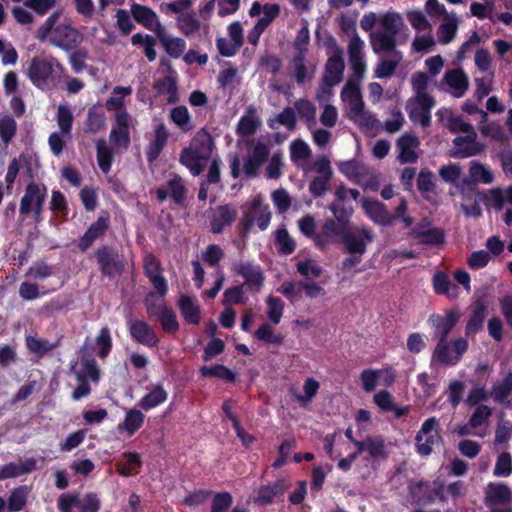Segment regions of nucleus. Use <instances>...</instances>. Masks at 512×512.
I'll return each instance as SVG.
<instances>
[{
	"mask_svg": "<svg viewBox=\"0 0 512 512\" xmlns=\"http://www.w3.org/2000/svg\"><path fill=\"white\" fill-rule=\"evenodd\" d=\"M467 350L468 342L462 337L452 342L451 349L448 341H439L432 353L431 365L438 362L444 366H455L462 359V356Z\"/></svg>",
	"mask_w": 512,
	"mask_h": 512,
	"instance_id": "nucleus-8",
	"label": "nucleus"
},
{
	"mask_svg": "<svg viewBox=\"0 0 512 512\" xmlns=\"http://www.w3.org/2000/svg\"><path fill=\"white\" fill-rule=\"evenodd\" d=\"M168 139V133L163 124L159 125L155 130L154 140L149 143L146 149V159L148 163H154L159 155L161 154L163 148L165 147Z\"/></svg>",
	"mask_w": 512,
	"mask_h": 512,
	"instance_id": "nucleus-39",
	"label": "nucleus"
},
{
	"mask_svg": "<svg viewBox=\"0 0 512 512\" xmlns=\"http://www.w3.org/2000/svg\"><path fill=\"white\" fill-rule=\"evenodd\" d=\"M131 337L139 344L149 348L157 347L159 338L154 329L144 320H134L130 323Z\"/></svg>",
	"mask_w": 512,
	"mask_h": 512,
	"instance_id": "nucleus-21",
	"label": "nucleus"
},
{
	"mask_svg": "<svg viewBox=\"0 0 512 512\" xmlns=\"http://www.w3.org/2000/svg\"><path fill=\"white\" fill-rule=\"evenodd\" d=\"M254 337L268 344L281 345L284 336L281 333H274L273 328L268 323L261 324L254 332Z\"/></svg>",
	"mask_w": 512,
	"mask_h": 512,
	"instance_id": "nucleus-54",
	"label": "nucleus"
},
{
	"mask_svg": "<svg viewBox=\"0 0 512 512\" xmlns=\"http://www.w3.org/2000/svg\"><path fill=\"white\" fill-rule=\"evenodd\" d=\"M48 39L55 47L70 52L83 42V35L71 25L59 24Z\"/></svg>",
	"mask_w": 512,
	"mask_h": 512,
	"instance_id": "nucleus-14",
	"label": "nucleus"
},
{
	"mask_svg": "<svg viewBox=\"0 0 512 512\" xmlns=\"http://www.w3.org/2000/svg\"><path fill=\"white\" fill-rule=\"evenodd\" d=\"M94 256L102 276L114 278L123 273L125 269L124 257L113 246H99Z\"/></svg>",
	"mask_w": 512,
	"mask_h": 512,
	"instance_id": "nucleus-7",
	"label": "nucleus"
},
{
	"mask_svg": "<svg viewBox=\"0 0 512 512\" xmlns=\"http://www.w3.org/2000/svg\"><path fill=\"white\" fill-rule=\"evenodd\" d=\"M123 459L116 463L117 473L123 477H130L139 474L143 461L137 452L126 451Z\"/></svg>",
	"mask_w": 512,
	"mask_h": 512,
	"instance_id": "nucleus-31",
	"label": "nucleus"
},
{
	"mask_svg": "<svg viewBox=\"0 0 512 512\" xmlns=\"http://www.w3.org/2000/svg\"><path fill=\"white\" fill-rule=\"evenodd\" d=\"M105 128L106 116L103 109L95 105L90 107L84 122V132L87 134H96Z\"/></svg>",
	"mask_w": 512,
	"mask_h": 512,
	"instance_id": "nucleus-38",
	"label": "nucleus"
},
{
	"mask_svg": "<svg viewBox=\"0 0 512 512\" xmlns=\"http://www.w3.org/2000/svg\"><path fill=\"white\" fill-rule=\"evenodd\" d=\"M237 218V209L231 204L219 205L210 217V228L213 234L222 233Z\"/></svg>",
	"mask_w": 512,
	"mask_h": 512,
	"instance_id": "nucleus-20",
	"label": "nucleus"
},
{
	"mask_svg": "<svg viewBox=\"0 0 512 512\" xmlns=\"http://www.w3.org/2000/svg\"><path fill=\"white\" fill-rule=\"evenodd\" d=\"M73 119L74 117L70 107L67 105H59L56 120L63 135L71 133Z\"/></svg>",
	"mask_w": 512,
	"mask_h": 512,
	"instance_id": "nucleus-59",
	"label": "nucleus"
},
{
	"mask_svg": "<svg viewBox=\"0 0 512 512\" xmlns=\"http://www.w3.org/2000/svg\"><path fill=\"white\" fill-rule=\"evenodd\" d=\"M202 157L190 147L182 149L179 157V162L185 166L193 176H198L202 173L204 165L201 163Z\"/></svg>",
	"mask_w": 512,
	"mask_h": 512,
	"instance_id": "nucleus-46",
	"label": "nucleus"
},
{
	"mask_svg": "<svg viewBox=\"0 0 512 512\" xmlns=\"http://www.w3.org/2000/svg\"><path fill=\"white\" fill-rule=\"evenodd\" d=\"M373 240V231L368 227H361L354 231L348 228L340 242L344 245L346 253L363 255L366 252L367 244L373 242Z\"/></svg>",
	"mask_w": 512,
	"mask_h": 512,
	"instance_id": "nucleus-13",
	"label": "nucleus"
},
{
	"mask_svg": "<svg viewBox=\"0 0 512 512\" xmlns=\"http://www.w3.org/2000/svg\"><path fill=\"white\" fill-rule=\"evenodd\" d=\"M168 399V392L162 383L153 385L152 389L146 393L137 403V406L144 411L154 409Z\"/></svg>",
	"mask_w": 512,
	"mask_h": 512,
	"instance_id": "nucleus-30",
	"label": "nucleus"
},
{
	"mask_svg": "<svg viewBox=\"0 0 512 512\" xmlns=\"http://www.w3.org/2000/svg\"><path fill=\"white\" fill-rule=\"evenodd\" d=\"M420 144L419 139L415 135L404 134L397 140V147L399 149V160L401 163H415L418 159L414 151Z\"/></svg>",
	"mask_w": 512,
	"mask_h": 512,
	"instance_id": "nucleus-33",
	"label": "nucleus"
},
{
	"mask_svg": "<svg viewBox=\"0 0 512 512\" xmlns=\"http://www.w3.org/2000/svg\"><path fill=\"white\" fill-rule=\"evenodd\" d=\"M36 469L37 461L33 457L27 458L24 461L10 462L0 467V481L19 477Z\"/></svg>",
	"mask_w": 512,
	"mask_h": 512,
	"instance_id": "nucleus-24",
	"label": "nucleus"
},
{
	"mask_svg": "<svg viewBox=\"0 0 512 512\" xmlns=\"http://www.w3.org/2000/svg\"><path fill=\"white\" fill-rule=\"evenodd\" d=\"M47 187L44 184L30 182L26 185L19 204V220L24 222L31 219L35 224L44 220Z\"/></svg>",
	"mask_w": 512,
	"mask_h": 512,
	"instance_id": "nucleus-4",
	"label": "nucleus"
},
{
	"mask_svg": "<svg viewBox=\"0 0 512 512\" xmlns=\"http://www.w3.org/2000/svg\"><path fill=\"white\" fill-rule=\"evenodd\" d=\"M158 320L165 333H176L179 330V322L172 308L162 303L161 310L158 313Z\"/></svg>",
	"mask_w": 512,
	"mask_h": 512,
	"instance_id": "nucleus-49",
	"label": "nucleus"
},
{
	"mask_svg": "<svg viewBox=\"0 0 512 512\" xmlns=\"http://www.w3.org/2000/svg\"><path fill=\"white\" fill-rule=\"evenodd\" d=\"M293 76L298 85H303L313 79L316 71L315 65L306 63V54L295 53L291 59Z\"/></svg>",
	"mask_w": 512,
	"mask_h": 512,
	"instance_id": "nucleus-25",
	"label": "nucleus"
},
{
	"mask_svg": "<svg viewBox=\"0 0 512 512\" xmlns=\"http://www.w3.org/2000/svg\"><path fill=\"white\" fill-rule=\"evenodd\" d=\"M133 45H140L144 47V54L149 62H153L156 59V39L150 34L143 35L142 33H136L131 38Z\"/></svg>",
	"mask_w": 512,
	"mask_h": 512,
	"instance_id": "nucleus-50",
	"label": "nucleus"
},
{
	"mask_svg": "<svg viewBox=\"0 0 512 512\" xmlns=\"http://www.w3.org/2000/svg\"><path fill=\"white\" fill-rule=\"evenodd\" d=\"M130 122L131 116L126 110L115 114V121L109 134V140L115 148H129L131 143Z\"/></svg>",
	"mask_w": 512,
	"mask_h": 512,
	"instance_id": "nucleus-16",
	"label": "nucleus"
},
{
	"mask_svg": "<svg viewBox=\"0 0 512 512\" xmlns=\"http://www.w3.org/2000/svg\"><path fill=\"white\" fill-rule=\"evenodd\" d=\"M328 47H331L334 53L327 59L322 79L323 83H326L329 88L338 85L343 80L345 63L342 57V49L333 37L328 39Z\"/></svg>",
	"mask_w": 512,
	"mask_h": 512,
	"instance_id": "nucleus-11",
	"label": "nucleus"
},
{
	"mask_svg": "<svg viewBox=\"0 0 512 512\" xmlns=\"http://www.w3.org/2000/svg\"><path fill=\"white\" fill-rule=\"evenodd\" d=\"M30 490L31 489L28 485L15 487L10 492L6 502L7 512H19L23 510L27 504Z\"/></svg>",
	"mask_w": 512,
	"mask_h": 512,
	"instance_id": "nucleus-41",
	"label": "nucleus"
},
{
	"mask_svg": "<svg viewBox=\"0 0 512 512\" xmlns=\"http://www.w3.org/2000/svg\"><path fill=\"white\" fill-rule=\"evenodd\" d=\"M470 177L462 179V184L465 186L476 185L478 182L490 184L494 180L492 172L485 167L482 163L472 161L469 168Z\"/></svg>",
	"mask_w": 512,
	"mask_h": 512,
	"instance_id": "nucleus-37",
	"label": "nucleus"
},
{
	"mask_svg": "<svg viewBox=\"0 0 512 512\" xmlns=\"http://www.w3.org/2000/svg\"><path fill=\"white\" fill-rule=\"evenodd\" d=\"M131 13L135 21L150 31H154L157 34V31H160L161 28H164L157 14L149 7L141 5V4H133L131 6Z\"/></svg>",
	"mask_w": 512,
	"mask_h": 512,
	"instance_id": "nucleus-23",
	"label": "nucleus"
},
{
	"mask_svg": "<svg viewBox=\"0 0 512 512\" xmlns=\"http://www.w3.org/2000/svg\"><path fill=\"white\" fill-rule=\"evenodd\" d=\"M259 125L260 120L256 116L255 110L250 109L240 118L236 132L240 137H249L256 132Z\"/></svg>",
	"mask_w": 512,
	"mask_h": 512,
	"instance_id": "nucleus-48",
	"label": "nucleus"
},
{
	"mask_svg": "<svg viewBox=\"0 0 512 512\" xmlns=\"http://www.w3.org/2000/svg\"><path fill=\"white\" fill-rule=\"evenodd\" d=\"M460 318L458 311L449 310L444 316L439 314H433L429 318L434 327L433 338L439 341H447L449 333L456 326Z\"/></svg>",
	"mask_w": 512,
	"mask_h": 512,
	"instance_id": "nucleus-18",
	"label": "nucleus"
},
{
	"mask_svg": "<svg viewBox=\"0 0 512 512\" xmlns=\"http://www.w3.org/2000/svg\"><path fill=\"white\" fill-rule=\"evenodd\" d=\"M170 118L184 132L192 129L191 117L186 106L174 107L170 112Z\"/></svg>",
	"mask_w": 512,
	"mask_h": 512,
	"instance_id": "nucleus-57",
	"label": "nucleus"
},
{
	"mask_svg": "<svg viewBox=\"0 0 512 512\" xmlns=\"http://www.w3.org/2000/svg\"><path fill=\"white\" fill-rule=\"evenodd\" d=\"M17 133V122L10 114L0 118V139L9 145Z\"/></svg>",
	"mask_w": 512,
	"mask_h": 512,
	"instance_id": "nucleus-52",
	"label": "nucleus"
},
{
	"mask_svg": "<svg viewBox=\"0 0 512 512\" xmlns=\"http://www.w3.org/2000/svg\"><path fill=\"white\" fill-rule=\"evenodd\" d=\"M411 236L426 246H439L445 242V232L438 227L424 230L421 225H418L411 231Z\"/></svg>",
	"mask_w": 512,
	"mask_h": 512,
	"instance_id": "nucleus-28",
	"label": "nucleus"
},
{
	"mask_svg": "<svg viewBox=\"0 0 512 512\" xmlns=\"http://www.w3.org/2000/svg\"><path fill=\"white\" fill-rule=\"evenodd\" d=\"M96 152L97 162L100 170L103 173H108L114 160L112 150L106 145L103 139H100L96 144Z\"/></svg>",
	"mask_w": 512,
	"mask_h": 512,
	"instance_id": "nucleus-51",
	"label": "nucleus"
},
{
	"mask_svg": "<svg viewBox=\"0 0 512 512\" xmlns=\"http://www.w3.org/2000/svg\"><path fill=\"white\" fill-rule=\"evenodd\" d=\"M285 298H287L291 303L298 302L302 297V289L300 288L299 281H285L281 284L278 289Z\"/></svg>",
	"mask_w": 512,
	"mask_h": 512,
	"instance_id": "nucleus-64",
	"label": "nucleus"
},
{
	"mask_svg": "<svg viewBox=\"0 0 512 512\" xmlns=\"http://www.w3.org/2000/svg\"><path fill=\"white\" fill-rule=\"evenodd\" d=\"M177 305L186 323L192 325L200 323L201 310L196 299L183 294L179 297Z\"/></svg>",
	"mask_w": 512,
	"mask_h": 512,
	"instance_id": "nucleus-27",
	"label": "nucleus"
},
{
	"mask_svg": "<svg viewBox=\"0 0 512 512\" xmlns=\"http://www.w3.org/2000/svg\"><path fill=\"white\" fill-rule=\"evenodd\" d=\"M433 289L438 295H446L449 298H456L458 295V286L451 282L449 276L442 272L437 271L433 275Z\"/></svg>",
	"mask_w": 512,
	"mask_h": 512,
	"instance_id": "nucleus-43",
	"label": "nucleus"
},
{
	"mask_svg": "<svg viewBox=\"0 0 512 512\" xmlns=\"http://www.w3.org/2000/svg\"><path fill=\"white\" fill-rule=\"evenodd\" d=\"M446 84L454 89L455 97H462L469 87V80L462 69L449 70L444 75Z\"/></svg>",
	"mask_w": 512,
	"mask_h": 512,
	"instance_id": "nucleus-40",
	"label": "nucleus"
},
{
	"mask_svg": "<svg viewBox=\"0 0 512 512\" xmlns=\"http://www.w3.org/2000/svg\"><path fill=\"white\" fill-rule=\"evenodd\" d=\"M438 442H442L440 423L435 416H432L422 423L420 430L416 433V451L421 456H429Z\"/></svg>",
	"mask_w": 512,
	"mask_h": 512,
	"instance_id": "nucleus-9",
	"label": "nucleus"
},
{
	"mask_svg": "<svg viewBox=\"0 0 512 512\" xmlns=\"http://www.w3.org/2000/svg\"><path fill=\"white\" fill-rule=\"evenodd\" d=\"M25 344L30 352L35 353L41 357L56 347V344H51L46 339L37 338L32 335H27L25 337Z\"/></svg>",
	"mask_w": 512,
	"mask_h": 512,
	"instance_id": "nucleus-53",
	"label": "nucleus"
},
{
	"mask_svg": "<svg viewBox=\"0 0 512 512\" xmlns=\"http://www.w3.org/2000/svg\"><path fill=\"white\" fill-rule=\"evenodd\" d=\"M511 500L510 489L502 483H490L486 491V503L488 505L507 504Z\"/></svg>",
	"mask_w": 512,
	"mask_h": 512,
	"instance_id": "nucleus-42",
	"label": "nucleus"
},
{
	"mask_svg": "<svg viewBox=\"0 0 512 512\" xmlns=\"http://www.w3.org/2000/svg\"><path fill=\"white\" fill-rule=\"evenodd\" d=\"M187 192L188 190L181 177L174 175L173 178L167 181V188L159 187L156 189V197L160 202H163L170 196L176 205L184 207L186 205Z\"/></svg>",
	"mask_w": 512,
	"mask_h": 512,
	"instance_id": "nucleus-17",
	"label": "nucleus"
},
{
	"mask_svg": "<svg viewBox=\"0 0 512 512\" xmlns=\"http://www.w3.org/2000/svg\"><path fill=\"white\" fill-rule=\"evenodd\" d=\"M234 271L244 279L242 285L253 294L260 292L264 285L265 276L258 264L252 262H238L234 264Z\"/></svg>",
	"mask_w": 512,
	"mask_h": 512,
	"instance_id": "nucleus-15",
	"label": "nucleus"
},
{
	"mask_svg": "<svg viewBox=\"0 0 512 512\" xmlns=\"http://www.w3.org/2000/svg\"><path fill=\"white\" fill-rule=\"evenodd\" d=\"M512 372H508L501 382L495 384L492 388L491 395L495 402L504 405L506 408H512Z\"/></svg>",
	"mask_w": 512,
	"mask_h": 512,
	"instance_id": "nucleus-35",
	"label": "nucleus"
},
{
	"mask_svg": "<svg viewBox=\"0 0 512 512\" xmlns=\"http://www.w3.org/2000/svg\"><path fill=\"white\" fill-rule=\"evenodd\" d=\"M275 243L278 247V252L283 255L292 254L296 248V243L290 237L286 228H280L276 230Z\"/></svg>",
	"mask_w": 512,
	"mask_h": 512,
	"instance_id": "nucleus-55",
	"label": "nucleus"
},
{
	"mask_svg": "<svg viewBox=\"0 0 512 512\" xmlns=\"http://www.w3.org/2000/svg\"><path fill=\"white\" fill-rule=\"evenodd\" d=\"M361 202L365 214L374 223L382 226L392 225L391 213L387 210L385 204L378 200H372L366 197H363Z\"/></svg>",
	"mask_w": 512,
	"mask_h": 512,
	"instance_id": "nucleus-22",
	"label": "nucleus"
},
{
	"mask_svg": "<svg viewBox=\"0 0 512 512\" xmlns=\"http://www.w3.org/2000/svg\"><path fill=\"white\" fill-rule=\"evenodd\" d=\"M110 225V219L108 215H101L94 221L86 230L84 235L78 241V248L81 252L87 251L93 243L101 238Z\"/></svg>",
	"mask_w": 512,
	"mask_h": 512,
	"instance_id": "nucleus-19",
	"label": "nucleus"
},
{
	"mask_svg": "<svg viewBox=\"0 0 512 512\" xmlns=\"http://www.w3.org/2000/svg\"><path fill=\"white\" fill-rule=\"evenodd\" d=\"M512 473V457L508 452H502L494 467L493 474L496 477H507Z\"/></svg>",
	"mask_w": 512,
	"mask_h": 512,
	"instance_id": "nucleus-63",
	"label": "nucleus"
},
{
	"mask_svg": "<svg viewBox=\"0 0 512 512\" xmlns=\"http://www.w3.org/2000/svg\"><path fill=\"white\" fill-rule=\"evenodd\" d=\"M177 27L186 37L192 36L200 30L201 23L193 11L182 13L177 17Z\"/></svg>",
	"mask_w": 512,
	"mask_h": 512,
	"instance_id": "nucleus-47",
	"label": "nucleus"
},
{
	"mask_svg": "<svg viewBox=\"0 0 512 512\" xmlns=\"http://www.w3.org/2000/svg\"><path fill=\"white\" fill-rule=\"evenodd\" d=\"M298 115L307 123H314L316 119V106L309 100L301 98L294 104Z\"/></svg>",
	"mask_w": 512,
	"mask_h": 512,
	"instance_id": "nucleus-61",
	"label": "nucleus"
},
{
	"mask_svg": "<svg viewBox=\"0 0 512 512\" xmlns=\"http://www.w3.org/2000/svg\"><path fill=\"white\" fill-rule=\"evenodd\" d=\"M271 218L272 213L269 205L264 203L260 196L254 197L243 211V216L237 225L240 238L242 240L247 239L254 224L261 231L266 230L271 222Z\"/></svg>",
	"mask_w": 512,
	"mask_h": 512,
	"instance_id": "nucleus-5",
	"label": "nucleus"
},
{
	"mask_svg": "<svg viewBox=\"0 0 512 512\" xmlns=\"http://www.w3.org/2000/svg\"><path fill=\"white\" fill-rule=\"evenodd\" d=\"M381 52L388 53L390 58L378 62L374 70V74L377 78L387 79L394 75L403 56L400 51L396 50V48H394V50H381Z\"/></svg>",
	"mask_w": 512,
	"mask_h": 512,
	"instance_id": "nucleus-29",
	"label": "nucleus"
},
{
	"mask_svg": "<svg viewBox=\"0 0 512 512\" xmlns=\"http://www.w3.org/2000/svg\"><path fill=\"white\" fill-rule=\"evenodd\" d=\"M60 512H72V507H79L81 512H99L101 501L97 493L89 492L82 499L77 494L64 493L58 498L57 503Z\"/></svg>",
	"mask_w": 512,
	"mask_h": 512,
	"instance_id": "nucleus-10",
	"label": "nucleus"
},
{
	"mask_svg": "<svg viewBox=\"0 0 512 512\" xmlns=\"http://www.w3.org/2000/svg\"><path fill=\"white\" fill-rule=\"evenodd\" d=\"M447 127L452 133L466 134V136H457L453 139L454 148L449 152L450 157L465 159L484 152L485 145L476 140L477 134L470 123L464 122L460 117H452L449 119Z\"/></svg>",
	"mask_w": 512,
	"mask_h": 512,
	"instance_id": "nucleus-1",
	"label": "nucleus"
},
{
	"mask_svg": "<svg viewBox=\"0 0 512 512\" xmlns=\"http://www.w3.org/2000/svg\"><path fill=\"white\" fill-rule=\"evenodd\" d=\"M379 25V29L370 33V44L376 54L397 47L396 36L404 27V22L399 13L386 12L379 19Z\"/></svg>",
	"mask_w": 512,
	"mask_h": 512,
	"instance_id": "nucleus-3",
	"label": "nucleus"
},
{
	"mask_svg": "<svg viewBox=\"0 0 512 512\" xmlns=\"http://www.w3.org/2000/svg\"><path fill=\"white\" fill-rule=\"evenodd\" d=\"M367 453L373 459H387L388 453L384 438L381 436H368Z\"/></svg>",
	"mask_w": 512,
	"mask_h": 512,
	"instance_id": "nucleus-56",
	"label": "nucleus"
},
{
	"mask_svg": "<svg viewBox=\"0 0 512 512\" xmlns=\"http://www.w3.org/2000/svg\"><path fill=\"white\" fill-rule=\"evenodd\" d=\"M268 307L267 316L273 324H279L283 316L284 302L281 298L275 296H268L266 299Z\"/></svg>",
	"mask_w": 512,
	"mask_h": 512,
	"instance_id": "nucleus-58",
	"label": "nucleus"
},
{
	"mask_svg": "<svg viewBox=\"0 0 512 512\" xmlns=\"http://www.w3.org/2000/svg\"><path fill=\"white\" fill-rule=\"evenodd\" d=\"M199 372L204 378H218L228 383H234L237 379V374L223 364L202 366Z\"/></svg>",
	"mask_w": 512,
	"mask_h": 512,
	"instance_id": "nucleus-44",
	"label": "nucleus"
},
{
	"mask_svg": "<svg viewBox=\"0 0 512 512\" xmlns=\"http://www.w3.org/2000/svg\"><path fill=\"white\" fill-rule=\"evenodd\" d=\"M178 75L166 74L154 83V89L159 95H167L168 103H176L178 97Z\"/></svg>",
	"mask_w": 512,
	"mask_h": 512,
	"instance_id": "nucleus-34",
	"label": "nucleus"
},
{
	"mask_svg": "<svg viewBox=\"0 0 512 512\" xmlns=\"http://www.w3.org/2000/svg\"><path fill=\"white\" fill-rule=\"evenodd\" d=\"M145 415L140 409L131 408L127 410L124 420L118 424L120 432H126L128 436H133L144 424Z\"/></svg>",
	"mask_w": 512,
	"mask_h": 512,
	"instance_id": "nucleus-36",
	"label": "nucleus"
},
{
	"mask_svg": "<svg viewBox=\"0 0 512 512\" xmlns=\"http://www.w3.org/2000/svg\"><path fill=\"white\" fill-rule=\"evenodd\" d=\"M332 176H321L318 175L314 177L309 183V192L315 197L320 198L325 195V193L330 188V181Z\"/></svg>",
	"mask_w": 512,
	"mask_h": 512,
	"instance_id": "nucleus-62",
	"label": "nucleus"
},
{
	"mask_svg": "<svg viewBox=\"0 0 512 512\" xmlns=\"http://www.w3.org/2000/svg\"><path fill=\"white\" fill-rule=\"evenodd\" d=\"M157 37L163 45L166 53L173 58H179L186 49V42L182 38H169L165 33V29L161 28L157 31Z\"/></svg>",
	"mask_w": 512,
	"mask_h": 512,
	"instance_id": "nucleus-45",
	"label": "nucleus"
},
{
	"mask_svg": "<svg viewBox=\"0 0 512 512\" xmlns=\"http://www.w3.org/2000/svg\"><path fill=\"white\" fill-rule=\"evenodd\" d=\"M410 501L416 506H429L439 500L445 502V485L440 480L432 482L426 479L410 481L407 486Z\"/></svg>",
	"mask_w": 512,
	"mask_h": 512,
	"instance_id": "nucleus-6",
	"label": "nucleus"
},
{
	"mask_svg": "<svg viewBox=\"0 0 512 512\" xmlns=\"http://www.w3.org/2000/svg\"><path fill=\"white\" fill-rule=\"evenodd\" d=\"M63 72L64 67L56 58L34 56L29 63L26 75L35 87L46 90L57 85Z\"/></svg>",
	"mask_w": 512,
	"mask_h": 512,
	"instance_id": "nucleus-2",
	"label": "nucleus"
},
{
	"mask_svg": "<svg viewBox=\"0 0 512 512\" xmlns=\"http://www.w3.org/2000/svg\"><path fill=\"white\" fill-rule=\"evenodd\" d=\"M487 305L483 299H477L472 305V313L465 327V334L473 336L483 329L486 318Z\"/></svg>",
	"mask_w": 512,
	"mask_h": 512,
	"instance_id": "nucleus-26",
	"label": "nucleus"
},
{
	"mask_svg": "<svg viewBox=\"0 0 512 512\" xmlns=\"http://www.w3.org/2000/svg\"><path fill=\"white\" fill-rule=\"evenodd\" d=\"M290 487L291 482L285 477L260 485L253 502L260 506H268L275 501H283L284 494Z\"/></svg>",
	"mask_w": 512,
	"mask_h": 512,
	"instance_id": "nucleus-12",
	"label": "nucleus"
},
{
	"mask_svg": "<svg viewBox=\"0 0 512 512\" xmlns=\"http://www.w3.org/2000/svg\"><path fill=\"white\" fill-rule=\"evenodd\" d=\"M189 147L197 152L203 160H207L210 158L215 144L211 134L205 128H201L194 135Z\"/></svg>",
	"mask_w": 512,
	"mask_h": 512,
	"instance_id": "nucleus-32",
	"label": "nucleus"
},
{
	"mask_svg": "<svg viewBox=\"0 0 512 512\" xmlns=\"http://www.w3.org/2000/svg\"><path fill=\"white\" fill-rule=\"evenodd\" d=\"M243 289L244 285H236L226 289L223 294L222 304L229 307L231 305L245 304L246 298Z\"/></svg>",
	"mask_w": 512,
	"mask_h": 512,
	"instance_id": "nucleus-60",
	"label": "nucleus"
}]
</instances>
